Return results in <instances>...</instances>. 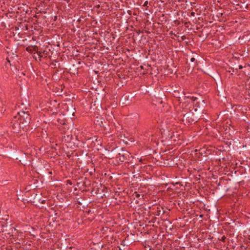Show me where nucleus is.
<instances>
[{"mask_svg":"<svg viewBox=\"0 0 250 250\" xmlns=\"http://www.w3.org/2000/svg\"><path fill=\"white\" fill-rule=\"evenodd\" d=\"M158 103L160 104H162L163 103L162 100H161V99H159V101H158Z\"/></svg>","mask_w":250,"mask_h":250,"instance_id":"29","label":"nucleus"},{"mask_svg":"<svg viewBox=\"0 0 250 250\" xmlns=\"http://www.w3.org/2000/svg\"><path fill=\"white\" fill-rule=\"evenodd\" d=\"M152 240H151V243H152V244H153V243H156V244H158V243H156V241H155V240H156V239H157L158 238L154 237H152Z\"/></svg>","mask_w":250,"mask_h":250,"instance_id":"21","label":"nucleus"},{"mask_svg":"<svg viewBox=\"0 0 250 250\" xmlns=\"http://www.w3.org/2000/svg\"><path fill=\"white\" fill-rule=\"evenodd\" d=\"M122 149L123 148L120 147H115L114 148H112L111 150H108V154H107V156L110 159H115L117 160V157H118L120 155Z\"/></svg>","mask_w":250,"mask_h":250,"instance_id":"9","label":"nucleus"},{"mask_svg":"<svg viewBox=\"0 0 250 250\" xmlns=\"http://www.w3.org/2000/svg\"><path fill=\"white\" fill-rule=\"evenodd\" d=\"M207 73V74H208V75H209V76H210L211 77H213L212 76H211V75H210V74H209V73H208V72H207V73Z\"/></svg>","mask_w":250,"mask_h":250,"instance_id":"37","label":"nucleus"},{"mask_svg":"<svg viewBox=\"0 0 250 250\" xmlns=\"http://www.w3.org/2000/svg\"><path fill=\"white\" fill-rule=\"evenodd\" d=\"M207 73V74H208V75H209V76H210L211 77H213L212 76H211V75H210V74H209V73H208V72H207V73Z\"/></svg>","mask_w":250,"mask_h":250,"instance_id":"38","label":"nucleus"},{"mask_svg":"<svg viewBox=\"0 0 250 250\" xmlns=\"http://www.w3.org/2000/svg\"><path fill=\"white\" fill-rule=\"evenodd\" d=\"M65 2H66L67 3H68V0H63V15H64L65 17H67L68 18H70L69 16H72L74 14V12L73 10H70V9H66V6Z\"/></svg>","mask_w":250,"mask_h":250,"instance_id":"14","label":"nucleus"},{"mask_svg":"<svg viewBox=\"0 0 250 250\" xmlns=\"http://www.w3.org/2000/svg\"><path fill=\"white\" fill-rule=\"evenodd\" d=\"M8 215H5L4 217L0 215V233L2 231V229L4 227L5 225H7L8 220Z\"/></svg>","mask_w":250,"mask_h":250,"instance_id":"15","label":"nucleus"},{"mask_svg":"<svg viewBox=\"0 0 250 250\" xmlns=\"http://www.w3.org/2000/svg\"><path fill=\"white\" fill-rule=\"evenodd\" d=\"M148 250H151V248H150V247L148 245Z\"/></svg>","mask_w":250,"mask_h":250,"instance_id":"36","label":"nucleus"},{"mask_svg":"<svg viewBox=\"0 0 250 250\" xmlns=\"http://www.w3.org/2000/svg\"><path fill=\"white\" fill-rule=\"evenodd\" d=\"M69 43V42H66V43H65V42H63V49L65 48V47L66 46V47H68L69 46V45L68 44Z\"/></svg>","mask_w":250,"mask_h":250,"instance_id":"22","label":"nucleus"},{"mask_svg":"<svg viewBox=\"0 0 250 250\" xmlns=\"http://www.w3.org/2000/svg\"><path fill=\"white\" fill-rule=\"evenodd\" d=\"M49 167L48 164L43 161L38 164L36 166V170L38 171L39 173L46 175L47 173L49 175L52 174V172L49 171L48 167Z\"/></svg>","mask_w":250,"mask_h":250,"instance_id":"6","label":"nucleus"},{"mask_svg":"<svg viewBox=\"0 0 250 250\" xmlns=\"http://www.w3.org/2000/svg\"><path fill=\"white\" fill-rule=\"evenodd\" d=\"M195 61V59L194 58L192 57L190 59V61L192 62H193Z\"/></svg>","mask_w":250,"mask_h":250,"instance_id":"27","label":"nucleus"},{"mask_svg":"<svg viewBox=\"0 0 250 250\" xmlns=\"http://www.w3.org/2000/svg\"><path fill=\"white\" fill-rule=\"evenodd\" d=\"M130 157H131L130 153L123 148L118 157H117L116 161L127 163L129 161Z\"/></svg>","mask_w":250,"mask_h":250,"instance_id":"8","label":"nucleus"},{"mask_svg":"<svg viewBox=\"0 0 250 250\" xmlns=\"http://www.w3.org/2000/svg\"><path fill=\"white\" fill-rule=\"evenodd\" d=\"M69 7H70V9H72L71 5L70 4H69L68 5V7H66V9H67V10H68V9H70L69 8Z\"/></svg>","mask_w":250,"mask_h":250,"instance_id":"25","label":"nucleus"},{"mask_svg":"<svg viewBox=\"0 0 250 250\" xmlns=\"http://www.w3.org/2000/svg\"><path fill=\"white\" fill-rule=\"evenodd\" d=\"M65 217V219L66 220H70L72 218V215L70 212H65L64 214H63Z\"/></svg>","mask_w":250,"mask_h":250,"instance_id":"20","label":"nucleus"},{"mask_svg":"<svg viewBox=\"0 0 250 250\" xmlns=\"http://www.w3.org/2000/svg\"><path fill=\"white\" fill-rule=\"evenodd\" d=\"M71 6H72L71 7H72L71 9H73V8H74V7H73V6H72V5H71Z\"/></svg>","mask_w":250,"mask_h":250,"instance_id":"43","label":"nucleus"},{"mask_svg":"<svg viewBox=\"0 0 250 250\" xmlns=\"http://www.w3.org/2000/svg\"><path fill=\"white\" fill-rule=\"evenodd\" d=\"M1 233H4L5 234H10L14 233L16 230L15 228L13 227L11 224L7 222V225H5L1 230Z\"/></svg>","mask_w":250,"mask_h":250,"instance_id":"10","label":"nucleus"},{"mask_svg":"<svg viewBox=\"0 0 250 250\" xmlns=\"http://www.w3.org/2000/svg\"><path fill=\"white\" fill-rule=\"evenodd\" d=\"M64 182L65 183V187L64 188H66V189L68 191L71 190L72 188L74 187L75 185V182L74 180L72 182L71 180H67Z\"/></svg>","mask_w":250,"mask_h":250,"instance_id":"16","label":"nucleus"},{"mask_svg":"<svg viewBox=\"0 0 250 250\" xmlns=\"http://www.w3.org/2000/svg\"><path fill=\"white\" fill-rule=\"evenodd\" d=\"M173 95L174 97L177 98L179 99V101L182 102H185V100L186 98V95L183 91L181 90V91L179 90L174 91Z\"/></svg>","mask_w":250,"mask_h":250,"instance_id":"12","label":"nucleus"},{"mask_svg":"<svg viewBox=\"0 0 250 250\" xmlns=\"http://www.w3.org/2000/svg\"><path fill=\"white\" fill-rule=\"evenodd\" d=\"M101 230L103 234L111 232V229H109L108 227L103 228V229Z\"/></svg>","mask_w":250,"mask_h":250,"instance_id":"19","label":"nucleus"},{"mask_svg":"<svg viewBox=\"0 0 250 250\" xmlns=\"http://www.w3.org/2000/svg\"><path fill=\"white\" fill-rule=\"evenodd\" d=\"M75 108L73 105V100L70 98L68 100V103L63 104V116L66 118H70L72 122L71 117L74 116Z\"/></svg>","mask_w":250,"mask_h":250,"instance_id":"3","label":"nucleus"},{"mask_svg":"<svg viewBox=\"0 0 250 250\" xmlns=\"http://www.w3.org/2000/svg\"><path fill=\"white\" fill-rule=\"evenodd\" d=\"M66 250H72V248L71 247H69V248H66Z\"/></svg>","mask_w":250,"mask_h":250,"instance_id":"34","label":"nucleus"},{"mask_svg":"<svg viewBox=\"0 0 250 250\" xmlns=\"http://www.w3.org/2000/svg\"><path fill=\"white\" fill-rule=\"evenodd\" d=\"M197 98L196 97H194L193 96H191L189 95H188V96L186 95V100H185L186 102L185 103L188 102V101H191V102L192 103H193V104H194V102L196 101H197Z\"/></svg>","mask_w":250,"mask_h":250,"instance_id":"17","label":"nucleus"},{"mask_svg":"<svg viewBox=\"0 0 250 250\" xmlns=\"http://www.w3.org/2000/svg\"><path fill=\"white\" fill-rule=\"evenodd\" d=\"M11 123L15 132L19 133L21 131V129H23L25 128L24 125L19 121L18 116H15Z\"/></svg>","mask_w":250,"mask_h":250,"instance_id":"7","label":"nucleus"},{"mask_svg":"<svg viewBox=\"0 0 250 250\" xmlns=\"http://www.w3.org/2000/svg\"><path fill=\"white\" fill-rule=\"evenodd\" d=\"M136 32L138 34H140L141 33H143V31H141L140 30H138L137 31H136Z\"/></svg>","mask_w":250,"mask_h":250,"instance_id":"30","label":"nucleus"},{"mask_svg":"<svg viewBox=\"0 0 250 250\" xmlns=\"http://www.w3.org/2000/svg\"><path fill=\"white\" fill-rule=\"evenodd\" d=\"M98 125H100L101 126H104V125H103V122H101V123H98Z\"/></svg>","mask_w":250,"mask_h":250,"instance_id":"28","label":"nucleus"},{"mask_svg":"<svg viewBox=\"0 0 250 250\" xmlns=\"http://www.w3.org/2000/svg\"><path fill=\"white\" fill-rule=\"evenodd\" d=\"M140 196V194H137L136 195V197H139Z\"/></svg>","mask_w":250,"mask_h":250,"instance_id":"35","label":"nucleus"},{"mask_svg":"<svg viewBox=\"0 0 250 250\" xmlns=\"http://www.w3.org/2000/svg\"><path fill=\"white\" fill-rule=\"evenodd\" d=\"M45 202V200H42V203H44Z\"/></svg>","mask_w":250,"mask_h":250,"instance_id":"41","label":"nucleus"},{"mask_svg":"<svg viewBox=\"0 0 250 250\" xmlns=\"http://www.w3.org/2000/svg\"><path fill=\"white\" fill-rule=\"evenodd\" d=\"M65 124H66V123L64 122H63V125H64Z\"/></svg>","mask_w":250,"mask_h":250,"instance_id":"42","label":"nucleus"},{"mask_svg":"<svg viewBox=\"0 0 250 250\" xmlns=\"http://www.w3.org/2000/svg\"><path fill=\"white\" fill-rule=\"evenodd\" d=\"M147 4H148V1H146L144 2V4H143V6H144V7H146V6H147Z\"/></svg>","mask_w":250,"mask_h":250,"instance_id":"24","label":"nucleus"},{"mask_svg":"<svg viewBox=\"0 0 250 250\" xmlns=\"http://www.w3.org/2000/svg\"><path fill=\"white\" fill-rule=\"evenodd\" d=\"M197 110V108H194L195 112H196ZM199 115L197 113H194L191 111H189L183 115V118L181 119V121L185 125H189L195 123L199 120Z\"/></svg>","mask_w":250,"mask_h":250,"instance_id":"2","label":"nucleus"},{"mask_svg":"<svg viewBox=\"0 0 250 250\" xmlns=\"http://www.w3.org/2000/svg\"><path fill=\"white\" fill-rule=\"evenodd\" d=\"M225 239H226V237H225V235H223V236L221 237V240L222 241H224V240H225Z\"/></svg>","mask_w":250,"mask_h":250,"instance_id":"26","label":"nucleus"},{"mask_svg":"<svg viewBox=\"0 0 250 250\" xmlns=\"http://www.w3.org/2000/svg\"><path fill=\"white\" fill-rule=\"evenodd\" d=\"M63 142L65 143L66 148L63 146V151H64L68 158L72 156L73 152L74 151L75 143L72 141V135L71 131L63 132Z\"/></svg>","mask_w":250,"mask_h":250,"instance_id":"1","label":"nucleus"},{"mask_svg":"<svg viewBox=\"0 0 250 250\" xmlns=\"http://www.w3.org/2000/svg\"><path fill=\"white\" fill-rule=\"evenodd\" d=\"M199 104V102H197L196 104H195V105L197 106V107H199V105L198 104Z\"/></svg>","mask_w":250,"mask_h":250,"instance_id":"32","label":"nucleus"},{"mask_svg":"<svg viewBox=\"0 0 250 250\" xmlns=\"http://www.w3.org/2000/svg\"><path fill=\"white\" fill-rule=\"evenodd\" d=\"M74 95L72 93H67L66 92L65 93V96L66 97L64 98L63 97V101H66L68 102V100L69 98H70L71 100L74 98Z\"/></svg>","mask_w":250,"mask_h":250,"instance_id":"18","label":"nucleus"},{"mask_svg":"<svg viewBox=\"0 0 250 250\" xmlns=\"http://www.w3.org/2000/svg\"><path fill=\"white\" fill-rule=\"evenodd\" d=\"M191 16H194V15H195V13H194V12H192L191 13Z\"/></svg>","mask_w":250,"mask_h":250,"instance_id":"33","label":"nucleus"},{"mask_svg":"<svg viewBox=\"0 0 250 250\" xmlns=\"http://www.w3.org/2000/svg\"><path fill=\"white\" fill-rule=\"evenodd\" d=\"M202 102L203 104H205V102H204V100H202Z\"/></svg>","mask_w":250,"mask_h":250,"instance_id":"39","label":"nucleus"},{"mask_svg":"<svg viewBox=\"0 0 250 250\" xmlns=\"http://www.w3.org/2000/svg\"><path fill=\"white\" fill-rule=\"evenodd\" d=\"M134 97V96L132 94L128 95H124L122 96L120 102L123 105H127L131 104Z\"/></svg>","mask_w":250,"mask_h":250,"instance_id":"11","label":"nucleus"},{"mask_svg":"<svg viewBox=\"0 0 250 250\" xmlns=\"http://www.w3.org/2000/svg\"><path fill=\"white\" fill-rule=\"evenodd\" d=\"M132 240H129V235H127L124 240L122 241L121 246H119V250H127V248L125 247L128 244L131 243Z\"/></svg>","mask_w":250,"mask_h":250,"instance_id":"13","label":"nucleus"},{"mask_svg":"<svg viewBox=\"0 0 250 250\" xmlns=\"http://www.w3.org/2000/svg\"><path fill=\"white\" fill-rule=\"evenodd\" d=\"M5 110V109H3V107L0 106V113H2Z\"/></svg>","mask_w":250,"mask_h":250,"instance_id":"23","label":"nucleus"},{"mask_svg":"<svg viewBox=\"0 0 250 250\" xmlns=\"http://www.w3.org/2000/svg\"><path fill=\"white\" fill-rule=\"evenodd\" d=\"M65 38H66V37L63 35V41H64L65 40Z\"/></svg>","mask_w":250,"mask_h":250,"instance_id":"40","label":"nucleus"},{"mask_svg":"<svg viewBox=\"0 0 250 250\" xmlns=\"http://www.w3.org/2000/svg\"><path fill=\"white\" fill-rule=\"evenodd\" d=\"M18 114V119L20 123H21L22 125H24L25 127L28 125L30 123L31 117L28 111L25 112L21 110V112H19Z\"/></svg>","mask_w":250,"mask_h":250,"instance_id":"4","label":"nucleus"},{"mask_svg":"<svg viewBox=\"0 0 250 250\" xmlns=\"http://www.w3.org/2000/svg\"><path fill=\"white\" fill-rule=\"evenodd\" d=\"M145 248L146 249V248H147V247H146V246H145Z\"/></svg>","mask_w":250,"mask_h":250,"instance_id":"44","label":"nucleus"},{"mask_svg":"<svg viewBox=\"0 0 250 250\" xmlns=\"http://www.w3.org/2000/svg\"><path fill=\"white\" fill-rule=\"evenodd\" d=\"M243 68V66H242V65H239V66H238V68H239V69H242Z\"/></svg>","mask_w":250,"mask_h":250,"instance_id":"31","label":"nucleus"},{"mask_svg":"<svg viewBox=\"0 0 250 250\" xmlns=\"http://www.w3.org/2000/svg\"><path fill=\"white\" fill-rule=\"evenodd\" d=\"M152 213L156 216H161L162 218H163L164 220L167 219V216L168 215V211H167L164 209V208L160 206H154L152 209Z\"/></svg>","mask_w":250,"mask_h":250,"instance_id":"5","label":"nucleus"}]
</instances>
